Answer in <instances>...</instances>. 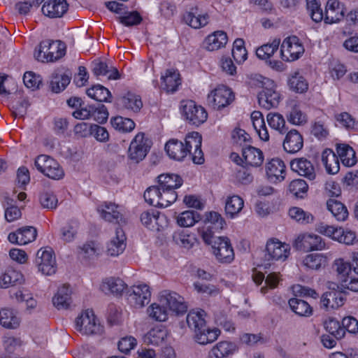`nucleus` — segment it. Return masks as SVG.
<instances>
[{"mask_svg":"<svg viewBox=\"0 0 358 358\" xmlns=\"http://www.w3.org/2000/svg\"><path fill=\"white\" fill-rule=\"evenodd\" d=\"M68 10L66 0H50L43 4L42 12L50 17H60Z\"/></svg>","mask_w":358,"mask_h":358,"instance_id":"obj_26","label":"nucleus"},{"mask_svg":"<svg viewBox=\"0 0 358 358\" xmlns=\"http://www.w3.org/2000/svg\"><path fill=\"white\" fill-rule=\"evenodd\" d=\"M291 309L298 315L310 317L313 314V308L310 305L304 300L292 298L289 300Z\"/></svg>","mask_w":358,"mask_h":358,"instance_id":"obj_43","label":"nucleus"},{"mask_svg":"<svg viewBox=\"0 0 358 358\" xmlns=\"http://www.w3.org/2000/svg\"><path fill=\"white\" fill-rule=\"evenodd\" d=\"M38 271L43 275H51L57 271L56 258L50 248H42L36 253L34 261Z\"/></svg>","mask_w":358,"mask_h":358,"instance_id":"obj_6","label":"nucleus"},{"mask_svg":"<svg viewBox=\"0 0 358 358\" xmlns=\"http://www.w3.org/2000/svg\"><path fill=\"white\" fill-rule=\"evenodd\" d=\"M158 185L162 189L175 190L182 185V179L176 174H162L158 176Z\"/></svg>","mask_w":358,"mask_h":358,"instance_id":"obj_37","label":"nucleus"},{"mask_svg":"<svg viewBox=\"0 0 358 358\" xmlns=\"http://www.w3.org/2000/svg\"><path fill=\"white\" fill-rule=\"evenodd\" d=\"M224 220L221 215L216 212H210L206 215L205 226L213 228L215 231H220L223 229Z\"/></svg>","mask_w":358,"mask_h":358,"instance_id":"obj_59","label":"nucleus"},{"mask_svg":"<svg viewBox=\"0 0 358 358\" xmlns=\"http://www.w3.org/2000/svg\"><path fill=\"white\" fill-rule=\"evenodd\" d=\"M329 287V289L324 292L321 297V304L326 309H336L342 306L345 301V294L342 290Z\"/></svg>","mask_w":358,"mask_h":358,"instance_id":"obj_18","label":"nucleus"},{"mask_svg":"<svg viewBox=\"0 0 358 358\" xmlns=\"http://www.w3.org/2000/svg\"><path fill=\"white\" fill-rule=\"evenodd\" d=\"M345 8L338 0H328L324 13V22L326 24H334L340 22L344 17Z\"/></svg>","mask_w":358,"mask_h":358,"instance_id":"obj_17","label":"nucleus"},{"mask_svg":"<svg viewBox=\"0 0 358 358\" xmlns=\"http://www.w3.org/2000/svg\"><path fill=\"white\" fill-rule=\"evenodd\" d=\"M327 208L338 221L343 222L348 217V211L346 206L334 199H329L327 201Z\"/></svg>","mask_w":358,"mask_h":358,"instance_id":"obj_36","label":"nucleus"},{"mask_svg":"<svg viewBox=\"0 0 358 358\" xmlns=\"http://www.w3.org/2000/svg\"><path fill=\"white\" fill-rule=\"evenodd\" d=\"M87 94L90 98L101 102H110L111 97L110 91L101 85H96L87 90Z\"/></svg>","mask_w":358,"mask_h":358,"instance_id":"obj_47","label":"nucleus"},{"mask_svg":"<svg viewBox=\"0 0 358 358\" xmlns=\"http://www.w3.org/2000/svg\"><path fill=\"white\" fill-rule=\"evenodd\" d=\"M304 47L296 36L285 38L280 46V55L285 62H294L304 53Z\"/></svg>","mask_w":358,"mask_h":358,"instance_id":"obj_7","label":"nucleus"},{"mask_svg":"<svg viewBox=\"0 0 358 358\" xmlns=\"http://www.w3.org/2000/svg\"><path fill=\"white\" fill-rule=\"evenodd\" d=\"M92 71L96 76H106L109 73L108 76V79L117 80L120 78L118 71L115 68L110 71L107 64L103 62H94Z\"/></svg>","mask_w":358,"mask_h":358,"instance_id":"obj_51","label":"nucleus"},{"mask_svg":"<svg viewBox=\"0 0 358 358\" xmlns=\"http://www.w3.org/2000/svg\"><path fill=\"white\" fill-rule=\"evenodd\" d=\"M111 124L114 129L122 132H130L135 127V123L131 119L122 116L112 118Z\"/></svg>","mask_w":358,"mask_h":358,"instance_id":"obj_53","label":"nucleus"},{"mask_svg":"<svg viewBox=\"0 0 358 358\" xmlns=\"http://www.w3.org/2000/svg\"><path fill=\"white\" fill-rule=\"evenodd\" d=\"M126 236L124 231L117 227L115 235L107 245V253L110 256L116 257L122 254L126 248Z\"/></svg>","mask_w":358,"mask_h":358,"instance_id":"obj_25","label":"nucleus"},{"mask_svg":"<svg viewBox=\"0 0 358 358\" xmlns=\"http://www.w3.org/2000/svg\"><path fill=\"white\" fill-rule=\"evenodd\" d=\"M242 156L245 164L250 166H260L264 162L262 150L251 145H243Z\"/></svg>","mask_w":358,"mask_h":358,"instance_id":"obj_27","label":"nucleus"},{"mask_svg":"<svg viewBox=\"0 0 358 358\" xmlns=\"http://www.w3.org/2000/svg\"><path fill=\"white\" fill-rule=\"evenodd\" d=\"M75 329L83 335L101 334L103 327L97 321L92 310L83 311L76 319Z\"/></svg>","mask_w":358,"mask_h":358,"instance_id":"obj_3","label":"nucleus"},{"mask_svg":"<svg viewBox=\"0 0 358 358\" xmlns=\"http://www.w3.org/2000/svg\"><path fill=\"white\" fill-rule=\"evenodd\" d=\"M326 330L336 339H341L345 336L344 329L340 322L333 318H330L324 322Z\"/></svg>","mask_w":358,"mask_h":358,"instance_id":"obj_57","label":"nucleus"},{"mask_svg":"<svg viewBox=\"0 0 358 358\" xmlns=\"http://www.w3.org/2000/svg\"><path fill=\"white\" fill-rule=\"evenodd\" d=\"M164 217V215H161L159 211L152 209L141 213V221L150 229H159V227L161 226L159 220Z\"/></svg>","mask_w":358,"mask_h":358,"instance_id":"obj_38","label":"nucleus"},{"mask_svg":"<svg viewBox=\"0 0 358 358\" xmlns=\"http://www.w3.org/2000/svg\"><path fill=\"white\" fill-rule=\"evenodd\" d=\"M182 21L191 28L199 29L209 24L210 15L199 6H194L183 13Z\"/></svg>","mask_w":358,"mask_h":358,"instance_id":"obj_11","label":"nucleus"},{"mask_svg":"<svg viewBox=\"0 0 358 358\" xmlns=\"http://www.w3.org/2000/svg\"><path fill=\"white\" fill-rule=\"evenodd\" d=\"M91 118L100 124L105 122L108 117L106 107L101 103H99L97 106L91 105Z\"/></svg>","mask_w":358,"mask_h":358,"instance_id":"obj_60","label":"nucleus"},{"mask_svg":"<svg viewBox=\"0 0 358 358\" xmlns=\"http://www.w3.org/2000/svg\"><path fill=\"white\" fill-rule=\"evenodd\" d=\"M119 208L120 206L113 203L104 202L98 207L97 210L101 218L107 222L118 224H125L126 221Z\"/></svg>","mask_w":358,"mask_h":358,"instance_id":"obj_19","label":"nucleus"},{"mask_svg":"<svg viewBox=\"0 0 358 358\" xmlns=\"http://www.w3.org/2000/svg\"><path fill=\"white\" fill-rule=\"evenodd\" d=\"M179 73L174 69H167L164 75L162 76V87L167 92H174L177 90L180 84Z\"/></svg>","mask_w":358,"mask_h":358,"instance_id":"obj_34","label":"nucleus"},{"mask_svg":"<svg viewBox=\"0 0 358 358\" xmlns=\"http://www.w3.org/2000/svg\"><path fill=\"white\" fill-rule=\"evenodd\" d=\"M282 145L287 152L296 153L303 146V138L296 129H291L287 133Z\"/></svg>","mask_w":358,"mask_h":358,"instance_id":"obj_24","label":"nucleus"},{"mask_svg":"<svg viewBox=\"0 0 358 358\" xmlns=\"http://www.w3.org/2000/svg\"><path fill=\"white\" fill-rule=\"evenodd\" d=\"M289 244L276 238L269 239L266 245L264 258L266 261H285L290 254Z\"/></svg>","mask_w":358,"mask_h":358,"instance_id":"obj_10","label":"nucleus"},{"mask_svg":"<svg viewBox=\"0 0 358 358\" xmlns=\"http://www.w3.org/2000/svg\"><path fill=\"white\" fill-rule=\"evenodd\" d=\"M294 246L297 250L304 252L322 250L326 248L325 242L321 236L310 233L299 234L294 241Z\"/></svg>","mask_w":358,"mask_h":358,"instance_id":"obj_12","label":"nucleus"},{"mask_svg":"<svg viewBox=\"0 0 358 358\" xmlns=\"http://www.w3.org/2000/svg\"><path fill=\"white\" fill-rule=\"evenodd\" d=\"M236 345L229 341H220L208 352L207 358H227L234 354Z\"/></svg>","mask_w":358,"mask_h":358,"instance_id":"obj_32","label":"nucleus"},{"mask_svg":"<svg viewBox=\"0 0 358 358\" xmlns=\"http://www.w3.org/2000/svg\"><path fill=\"white\" fill-rule=\"evenodd\" d=\"M322 162L329 174H336L340 169L338 157L330 149H326L322 154Z\"/></svg>","mask_w":358,"mask_h":358,"instance_id":"obj_35","label":"nucleus"},{"mask_svg":"<svg viewBox=\"0 0 358 358\" xmlns=\"http://www.w3.org/2000/svg\"><path fill=\"white\" fill-rule=\"evenodd\" d=\"M72 291L69 285L64 284L59 287L52 297V303L58 310L67 309L71 302Z\"/></svg>","mask_w":358,"mask_h":358,"instance_id":"obj_28","label":"nucleus"},{"mask_svg":"<svg viewBox=\"0 0 358 358\" xmlns=\"http://www.w3.org/2000/svg\"><path fill=\"white\" fill-rule=\"evenodd\" d=\"M181 108L186 121L192 125L198 127L204 123L208 118L206 109L192 100L182 101Z\"/></svg>","mask_w":358,"mask_h":358,"instance_id":"obj_4","label":"nucleus"},{"mask_svg":"<svg viewBox=\"0 0 358 358\" xmlns=\"http://www.w3.org/2000/svg\"><path fill=\"white\" fill-rule=\"evenodd\" d=\"M147 313L150 317L156 321L164 322L168 319L169 311L166 306H162L160 302L150 306L147 309Z\"/></svg>","mask_w":358,"mask_h":358,"instance_id":"obj_49","label":"nucleus"},{"mask_svg":"<svg viewBox=\"0 0 358 358\" xmlns=\"http://www.w3.org/2000/svg\"><path fill=\"white\" fill-rule=\"evenodd\" d=\"M169 336L168 330L164 327H155L150 330L144 337L148 344L159 345L163 343Z\"/></svg>","mask_w":358,"mask_h":358,"instance_id":"obj_39","label":"nucleus"},{"mask_svg":"<svg viewBox=\"0 0 358 358\" xmlns=\"http://www.w3.org/2000/svg\"><path fill=\"white\" fill-rule=\"evenodd\" d=\"M37 236V231L34 227H23L9 234L8 241L17 245H26L34 241Z\"/></svg>","mask_w":358,"mask_h":358,"instance_id":"obj_21","label":"nucleus"},{"mask_svg":"<svg viewBox=\"0 0 358 358\" xmlns=\"http://www.w3.org/2000/svg\"><path fill=\"white\" fill-rule=\"evenodd\" d=\"M327 258L322 254L314 253L306 255L301 260V264L306 270H319L324 266Z\"/></svg>","mask_w":358,"mask_h":358,"instance_id":"obj_40","label":"nucleus"},{"mask_svg":"<svg viewBox=\"0 0 358 358\" xmlns=\"http://www.w3.org/2000/svg\"><path fill=\"white\" fill-rule=\"evenodd\" d=\"M234 100L231 90L225 85H219L208 95L207 101L214 109L221 110Z\"/></svg>","mask_w":358,"mask_h":358,"instance_id":"obj_9","label":"nucleus"},{"mask_svg":"<svg viewBox=\"0 0 358 358\" xmlns=\"http://www.w3.org/2000/svg\"><path fill=\"white\" fill-rule=\"evenodd\" d=\"M268 83H271V87H263L258 94V103L260 106L266 110L275 108L278 106L281 96L280 93L275 90L273 82L269 80Z\"/></svg>","mask_w":358,"mask_h":358,"instance_id":"obj_15","label":"nucleus"},{"mask_svg":"<svg viewBox=\"0 0 358 358\" xmlns=\"http://www.w3.org/2000/svg\"><path fill=\"white\" fill-rule=\"evenodd\" d=\"M280 43V39H274L272 43L262 45L256 50L257 56L262 59H269L278 49Z\"/></svg>","mask_w":358,"mask_h":358,"instance_id":"obj_54","label":"nucleus"},{"mask_svg":"<svg viewBox=\"0 0 358 358\" xmlns=\"http://www.w3.org/2000/svg\"><path fill=\"white\" fill-rule=\"evenodd\" d=\"M244 206L243 199L237 195L229 196L225 201L226 215L231 218L237 215Z\"/></svg>","mask_w":358,"mask_h":358,"instance_id":"obj_42","label":"nucleus"},{"mask_svg":"<svg viewBox=\"0 0 358 358\" xmlns=\"http://www.w3.org/2000/svg\"><path fill=\"white\" fill-rule=\"evenodd\" d=\"M159 302L166 306L168 311L176 315H182L187 312L188 306L184 298L175 292L164 290L160 292Z\"/></svg>","mask_w":358,"mask_h":358,"instance_id":"obj_8","label":"nucleus"},{"mask_svg":"<svg viewBox=\"0 0 358 358\" xmlns=\"http://www.w3.org/2000/svg\"><path fill=\"white\" fill-rule=\"evenodd\" d=\"M291 169L299 175L309 180H314L316 176L313 163L303 157L296 158L290 162Z\"/></svg>","mask_w":358,"mask_h":358,"instance_id":"obj_22","label":"nucleus"},{"mask_svg":"<svg viewBox=\"0 0 358 358\" xmlns=\"http://www.w3.org/2000/svg\"><path fill=\"white\" fill-rule=\"evenodd\" d=\"M20 319L13 310L4 308L0 310V324L7 329H15L20 325Z\"/></svg>","mask_w":358,"mask_h":358,"instance_id":"obj_45","label":"nucleus"},{"mask_svg":"<svg viewBox=\"0 0 358 358\" xmlns=\"http://www.w3.org/2000/svg\"><path fill=\"white\" fill-rule=\"evenodd\" d=\"M266 176L272 182L282 181L285 178V165L278 158L272 159L266 165Z\"/></svg>","mask_w":358,"mask_h":358,"instance_id":"obj_23","label":"nucleus"},{"mask_svg":"<svg viewBox=\"0 0 358 358\" xmlns=\"http://www.w3.org/2000/svg\"><path fill=\"white\" fill-rule=\"evenodd\" d=\"M101 289L106 294L121 296L127 289V285L120 278H107L101 285Z\"/></svg>","mask_w":358,"mask_h":358,"instance_id":"obj_30","label":"nucleus"},{"mask_svg":"<svg viewBox=\"0 0 358 358\" xmlns=\"http://www.w3.org/2000/svg\"><path fill=\"white\" fill-rule=\"evenodd\" d=\"M66 53V45L60 41L45 40L35 48L34 57L41 62H52Z\"/></svg>","mask_w":358,"mask_h":358,"instance_id":"obj_2","label":"nucleus"},{"mask_svg":"<svg viewBox=\"0 0 358 358\" xmlns=\"http://www.w3.org/2000/svg\"><path fill=\"white\" fill-rule=\"evenodd\" d=\"M23 280L22 274L13 268H8L0 277V286L3 288L20 283Z\"/></svg>","mask_w":358,"mask_h":358,"instance_id":"obj_46","label":"nucleus"},{"mask_svg":"<svg viewBox=\"0 0 358 358\" xmlns=\"http://www.w3.org/2000/svg\"><path fill=\"white\" fill-rule=\"evenodd\" d=\"M287 85L290 90L296 93H304L308 89V83L299 71H294L288 77Z\"/></svg>","mask_w":358,"mask_h":358,"instance_id":"obj_33","label":"nucleus"},{"mask_svg":"<svg viewBox=\"0 0 358 358\" xmlns=\"http://www.w3.org/2000/svg\"><path fill=\"white\" fill-rule=\"evenodd\" d=\"M178 195L173 189H161L159 194V201L158 207L166 208L175 202L177 199Z\"/></svg>","mask_w":358,"mask_h":358,"instance_id":"obj_64","label":"nucleus"},{"mask_svg":"<svg viewBox=\"0 0 358 358\" xmlns=\"http://www.w3.org/2000/svg\"><path fill=\"white\" fill-rule=\"evenodd\" d=\"M336 151L343 165L352 166L356 164L355 152L350 145L346 144L339 145L336 148Z\"/></svg>","mask_w":358,"mask_h":358,"instance_id":"obj_41","label":"nucleus"},{"mask_svg":"<svg viewBox=\"0 0 358 358\" xmlns=\"http://www.w3.org/2000/svg\"><path fill=\"white\" fill-rule=\"evenodd\" d=\"M227 41V35L224 31H216L206 38L204 45L208 51H215L224 47Z\"/></svg>","mask_w":358,"mask_h":358,"instance_id":"obj_31","label":"nucleus"},{"mask_svg":"<svg viewBox=\"0 0 358 358\" xmlns=\"http://www.w3.org/2000/svg\"><path fill=\"white\" fill-rule=\"evenodd\" d=\"M288 215L292 220L302 224L312 223L314 220V216L310 213L296 206L290 208Z\"/></svg>","mask_w":358,"mask_h":358,"instance_id":"obj_48","label":"nucleus"},{"mask_svg":"<svg viewBox=\"0 0 358 358\" xmlns=\"http://www.w3.org/2000/svg\"><path fill=\"white\" fill-rule=\"evenodd\" d=\"M149 143V140L145 138L143 133L136 134L130 143L129 148V158L136 162L143 160L147 155L150 148Z\"/></svg>","mask_w":358,"mask_h":358,"instance_id":"obj_14","label":"nucleus"},{"mask_svg":"<svg viewBox=\"0 0 358 358\" xmlns=\"http://www.w3.org/2000/svg\"><path fill=\"white\" fill-rule=\"evenodd\" d=\"M117 103L121 109L134 113L139 112L143 107L141 97L132 92H127L120 96Z\"/></svg>","mask_w":358,"mask_h":358,"instance_id":"obj_20","label":"nucleus"},{"mask_svg":"<svg viewBox=\"0 0 358 358\" xmlns=\"http://www.w3.org/2000/svg\"><path fill=\"white\" fill-rule=\"evenodd\" d=\"M165 150L170 158L176 161H182L188 155L184 143L177 139L169 140L165 145Z\"/></svg>","mask_w":358,"mask_h":358,"instance_id":"obj_29","label":"nucleus"},{"mask_svg":"<svg viewBox=\"0 0 358 358\" xmlns=\"http://www.w3.org/2000/svg\"><path fill=\"white\" fill-rule=\"evenodd\" d=\"M177 223L182 227H189L193 226L200 220V215L194 210H186L180 213L177 217Z\"/></svg>","mask_w":358,"mask_h":358,"instance_id":"obj_50","label":"nucleus"},{"mask_svg":"<svg viewBox=\"0 0 358 358\" xmlns=\"http://www.w3.org/2000/svg\"><path fill=\"white\" fill-rule=\"evenodd\" d=\"M212 252L222 263H230L234 258V252L230 241L227 237L217 236L214 240Z\"/></svg>","mask_w":358,"mask_h":358,"instance_id":"obj_13","label":"nucleus"},{"mask_svg":"<svg viewBox=\"0 0 358 358\" xmlns=\"http://www.w3.org/2000/svg\"><path fill=\"white\" fill-rule=\"evenodd\" d=\"M201 142L202 138L199 133L193 131L186 136L184 145L189 153L199 147H201Z\"/></svg>","mask_w":358,"mask_h":358,"instance_id":"obj_62","label":"nucleus"},{"mask_svg":"<svg viewBox=\"0 0 358 358\" xmlns=\"http://www.w3.org/2000/svg\"><path fill=\"white\" fill-rule=\"evenodd\" d=\"M128 292V301L135 308H141L150 301L151 292L147 285L133 286Z\"/></svg>","mask_w":358,"mask_h":358,"instance_id":"obj_16","label":"nucleus"},{"mask_svg":"<svg viewBox=\"0 0 358 358\" xmlns=\"http://www.w3.org/2000/svg\"><path fill=\"white\" fill-rule=\"evenodd\" d=\"M35 166L37 170L51 179L59 180L64 176V170L59 164L48 155L38 156L35 159Z\"/></svg>","mask_w":358,"mask_h":358,"instance_id":"obj_5","label":"nucleus"},{"mask_svg":"<svg viewBox=\"0 0 358 358\" xmlns=\"http://www.w3.org/2000/svg\"><path fill=\"white\" fill-rule=\"evenodd\" d=\"M205 316L206 313L203 310H192L186 318L189 328L194 331L195 341L201 345L214 342L220 334L218 329H210L207 327Z\"/></svg>","mask_w":358,"mask_h":358,"instance_id":"obj_1","label":"nucleus"},{"mask_svg":"<svg viewBox=\"0 0 358 358\" xmlns=\"http://www.w3.org/2000/svg\"><path fill=\"white\" fill-rule=\"evenodd\" d=\"M308 185L303 179H296L290 182L288 192L296 199H304L307 196Z\"/></svg>","mask_w":358,"mask_h":358,"instance_id":"obj_44","label":"nucleus"},{"mask_svg":"<svg viewBox=\"0 0 358 358\" xmlns=\"http://www.w3.org/2000/svg\"><path fill=\"white\" fill-rule=\"evenodd\" d=\"M173 240L180 247L190 249L196 242V238L193 234H189L184 231L174 234Z\"/></svg>","mask_w":358,"mask_h":358,"instance_id":"obj_58","label":"nucleus"},{"mask_svg":"<svg viewBox=\"0 0 358 358\" xmlns=\"http://www.w3.org/2000/svg\"><path fill=\"white\" fill-rule=\"evenodd\" d=\"M268 125L280 134L287 131L285 127V120L282 115L278 113H269L266 116Z\"/></svg>","mask_w":358,"mask_h":358,"instance_id":"obj_52","label":"nucleus"},{"mask_svg":"<svg viewBox=\"0 0 358 358\" xmlns=\"http://www.w3.org/2000/svg\"><path fill=\"white\" fill-rule=\"evenodd\" d=\"M306 8L309 15L315 22H320L324 19V13L318 0H306Z\"/></svg>","mask_w":358,"mask_h":358,"instance_id":"obj_55","label":"nucleus"},{"mask_svg":"<svg viewBox=\"0 0 358 358\" xmlns=\"http://www.w3.org/2000/svg\"><path fill=\"white\" fill-rule=\"evenodd\" d=\"M41 205L44 208L49 210L55 209L57 206L58 200L52 192L45 191L41 194L39 197Z\"/></svg>","mask_w":358,"mask_h":358,"instance_id":"obj_61","label":"nucleus"},{"mask_svg":"<svg viewBox=\"0 0 358 358\" xmlns=\"http://www.w3.org/2000/svg\"><path fill=\"white\" fill-rule=\"evenodd\" d=\"M162 188L159 186H152L148 187L144 192V199L149 204L157 206L159 205L160 190Z\"/></svg>","mask_w":358,"mask_h":358,"instance_id":"obj_63","label":"nucleus"},{"mask_svg":"<svg viewBox=\"0 0 358 358\" xmlns=\"http://www.w3.org/2000/svg\"><path fill=\"white\" fill-rule=\"evenodd\" d=\"M71 77L66 74H56L50 80L51 90L55 93L63 91L70 83Z\"/></svg>","mask_w":358,"mask_h":358,"instance_id":"obj_56","label":"nucleus"}]
</instances>
